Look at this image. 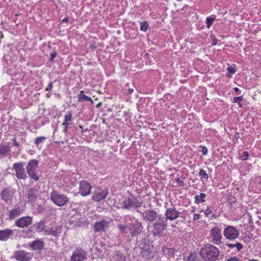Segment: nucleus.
<instances>
[{"label":"nucleus","mask_w":261,"mask_h":261,"mask_svg":"<svg viewBox=\"0 0 261 261\" xmlns=\"http://www.w3.org/2000/svg\"><path fill=\"white\" fill-rule=\"evenodd\" d=\"M58 196H63V195H59Z\"/></svg>","instance_id":"obj_61"},{"label":"nucleus","mask_w":261,"mask_h":261,"mask_svg":"<svg viewBox=\"0 0 261 261\" xmlns=\"http://www.w3.org/2000/svg\"><path fill=\"white\" fill-rule=\"evenodd\" d=\"M87 257V253L82 249H76L70 257L71 261H83Z\"/></svg>","instance_id":"obj_8"},{"label":"nucleus","mask_w":261,"mask_h":261,"mask_svg":"<svg viewBox=\"0 0 261 261\" xmlns=\"http://www.w3.org/2000/svg\"><path fill=\"white\" fill-rule=\"evenodd\" d=\"M31 197H32V198H35V197H31V196H29V198H31Z\"/></svg>","instance_id":"obj_59"},{"label":"nucleus","mask_w":261,"mask_h":261,"mask_svg":"<svg viewBox=\"0 0 261 261\" xmlns=\"http://www.w3.org/2000/svg\"><path fill=\"white\" fill-rule=\"evenodd\" d=\"M249 156V153L247 151H244L243 152V154L241 156V159L243 161H245L247 160L248 157Z\"/></svg>","instance_id":"obj_38"},{"label":"nucleus","mask_w":261,"mask_h":261,"mask_svg":"<svg viewBox=\"0 0 261 261\" xmlns=\"http://www.w3.org/2000/svg\"><path fill=\"white\" fill-rule=\"evenodd\" d=\"M249 261H259V260H257L256 259H250V260H249Z\"/></svg>","instance_id":"obj_57"},{"label":"nucleus","mask_w":261,"mask_h":261,"mask_svg":"<svg viewBox=\"0 0 261 261\" xmlns=\"http://www.w3.org/2000/svg\"><path fill=\"white\" fill-rule=\"evenodd\" d=\"M226 245L231 249L236 248V250L237 251L241 250L243 248V245L240 243L239 242H237L235 244L228 243L226 244Z\"/></svg>","instance_id":"obj_24"},{"label":"nucleus","mask_w":261,"mask_h":261,"mask_svg":"<svg viewBox=\"0 0 261 261\" xmlns=\"http://www.w3.org/2000/svg\"><path fill=\"white\" fill-rule=\"evenodd\" d=\"M204 197H195V202L199 203L200 202H203L205 201V200L203 199Z\"/></svg>","instance_id":"obj_39"},{"label":"nucleus","mask_w":261,"mask_h":261,"mask_svg":"<svg viewBox=\"0 0 261 261\" xmlns=\"http://www.w3.org/2000/svg\"><path fill=\"white\" fill-rule=\"evenodd\" d=\"M28 254L22 251H18L15 252L14 257L20 261H29L31 257L28 256Z\"/></svg>","instance_id":"obj_15"},{"label":"nucleus","mask_w":261,"mask_h":261,"mask_svg":"<svg viewBox=\"0 0 261 261\" xmlns=\"http://www.w3.org/2000/svg\"><path fill=\"white\" fill-rule=\"evenodd\" d=\"M12 141H13V144L14 146H17V147L19 146V143L16 141L15 138H13L12 139Z\"/></svg>","instance_id":"obj_45"},{"label":"nucleus","mask_w":261,"mask_h":261,"mask_svg":"<svg viewBox=\"0 0 261 261\" xmlns=\"http://www.w3.org/2000/svg\"><path fill=\"white\" fill-rule=\"evenodd\" d=\"M14 232L11 229H6L3 230H0V241H5L8 239L11 236H12Z\"/></svg>","instance_id":"obj_18"},{"label":"nucleus","mask_w":261,"mask_h":261,"mask_svg":"<svg viewBox=\"0 0 261 261\" xmlns=\"http://www.w3.org/2000/svg\"><path fill=\"white\" fill-rule=\"evenodd\" d=\"M223 233L225 237L230 240L237 239L239 235V230L232 226H228L225 227Z\"/></svg>","instance_id":"obj_7"},{"label":"nucleus","mask_w":261,"mask_h":261,"mask_svg":"<svg viewBox=\"0 0 261 261\" xmlns=\"http://www.w3.org/2000/svg\"><path fill=\"white\" fill-rule=\"evenodd\" d=\"M38 166V161L37 160L33 159L29 161L26 167V170L30 178L36 181L39 179L36 171Z\"/></svg>","instance_id":"obj_3"},{"label":"nucleus","mask_w":261,"mask_h":261,"mask_svg":"<svg viewBox=\"0 0 261 261\" xmlns=\"http://www.w3.org/2000/svg\"><path fill=\"white\" fill-rule=\"evenodd\" d=\"M143 230V226L142 223L135 220V221L132 222L129 226V231L132 237H137L140 234Z\"/></svg>","instance_id":"obj_5"},{"label":"nucleus","mask_w":261,"mask_h":261,"mask_svg":"<svg viewBox=\"0 0 261 261\" xmlns=\"http://www.w3.org/2000/svg\"><path fill=\"white\" fill-rule=\"evenodd\" d=\"M229 200L230 201V202H229L230 204H231L232 202H234L236 201L234 197H233L232 199H229Z\"/></svg>","instance_id":"obj_52"},{"label":"nucleus","mask_w":261,"mask_h":261,"mask_svg":"<svg viewBox=\"0 0 261 261\" xmlns=\"http://www.w3.org/2000/svg\"><path fill=\"white\" fill-rule=\"evenodd\" d=\"M109 223L106 220L97 221L94 226V231L95 232H102L109 227Z\"/></svg>","instance_id":"obj_12"},{"label":"nucleus","mask_w":261,"mask_h":261,"mask_svg":"<svg viewBox=\"0 0 261 261\" xmlns=\"http://www.w3.org/2000/svg\"><path fill=\"white\" fill-rule=\"evenodd\" d=\"M72 117V113L71 112H69L64 117V121L63 123V125H64V133H66L67 132V127L69 125V123L68 122L71 120Z\"/></svg>","instance_id":"obj_19"},{"label":"nucleus","mask_w":261,"mask_h":261,"mask_svg":"<svg viewBox=\"0 0 261 261\" xmlns=\"http://www.w3.org/2000/svg\"><path fill=\"white\" fill-rule=\"evenodd\" d=\"M227 70L228 71L229 74H230V75H228L229 77L236 72L234 68L230 66L227 67Z\"/></svg>","instance_id":"obj_35"},{"label":"nucleus","mask_w":261,"mask_h":261,"mask_svg":"<svg viewBox=\"0 0 261 261\" xmlns=\"http://www.w3.org/2000/svg\"><path fill=\"white\" fill-rule=\"evenodd\" d=\"M114 261H125V257L122 255V253H120L116 251L113 256Z\"/></svg>","instance_id":"obj_23"},{"label":"nucleus","mask_w":261,"mask_h":261,"mask_svg":"<svg viewBox=\"0 0 261 261\" xmlns=\"http://www.w3.org/2000/svg\"><path fill=\"white\" fill-rule=\"evenodd\" d=\"M57 55V51L54 50L52 53L50 55V59L49 61L50 62H53L54 61V59Z\"/></svg>","instance_id":"obj_40"},{"label":"nucleus","mask_w":261,"mask_h":261,"mask_svg":"<svg viewBox=\"0 0 261 261\" xmlns=\"http://www.w3.org/2000/svg\"><path fill=\"white\" fill-rule=\"evenodd\" d=\"M211 233L214 243L216 245H220L222 239L220 229L218 227H214L212 229Z\"/></svg>","instance_id":"obj_10"},{"label":"nucleus","mask_w":261,"mask_h":261,"mask_svg":"<svg viewBox=\"0 0 261 261\" xmlns=\"http://www.w3.org/2000/svg\"><path fill=\"white\" fill-rule=\"evenodd\" d=\"M239 106V107L241 108L242 107V104L240 103V102H239V103H238Z\"/></svg>","instance_id":"obj_55"},{"label":"nucleus","mask_w":261,"mask_h":261,"mask_svg":"<svg viewBox=\"0 0 261 261\" xmlns=\"http://www.w3.org/2000/svg\"><path fill=\"white\" fill-rule=\"evenodd\" d=\"M200 254L195 252L191 253L188 257L187 261H201Z\"/></svg>","instance_id":"obj_20"},{"label":"nucleus","mask_w":261,"mask_h":261,"mask_svg":"<svg viewBox=\"0 0 261 261\" xmlns=\"http://www.w3.org/2000/svg\"><path fill=\"white\" fill-rule=\"evenodd\" d=\"M143 217L144 219L149 222L155 220L157 217V213L152 210L146 211L142 214Z\"/></svg>","instance_id":"obj_14"},{"label":"nucleus","mask_w":261,"mask_h":261,"mask_svg":"<svg viewBox=\"0 0 261 261\" xmlns=\"http://www.w3.org/2000/svg\"><path fill=\"white\" fill-rule=\"evenodd\" d=\"M215 19V17H207L206 18V23L208 29L210 28Z\"/></svg>","instance_id":"obj_29"},{"label":"nucleus","mask_w":261,"mask_h":261,"mask_svg":"<svg viewBox=\"0 0 261 261\" xmlns=\"http://www.w3.org/2000/svg\"><path fill=\"white\" fill-rule=\"evenodd\" d=\"M141 198L138 199L136 197H128L126 200L123 201V205L125 208H129L133 207H139L142 203Z\"/></svg>","instance_id":"obj_6"},{"label":"nucleus","mask_w":261,"mask_h":261,"mask_svg":"<svg viewBox=\"0 0 261 261\" xmlns=\"http://www.w3.org/2000/svg\"><path fill=\"white\" fill-rule=\"evenodd\" d=\"M199 254L205 261H215L219 256V251L215 246L207 244L200 250Z\"/></svg>","instance_id":"obj_1"},{"label":"nucleus","mask_w":261,"mask_h":261,"mask_svg":"<svg viewBox=\"0 0 261 261\" xmlns=\"http://www.w3.org/2000/svg\"><path fill=\"white\" fill-rule=\"evenodd\" d=\"M13 168L15 170V175L19 179H26L28 176L25 171L23 165L21 162L15 163L13 165Z\"/></svg>","instance_id":"obj_4"},{"label":"nucleus","mask_w":261,"mask_h":261,"mask_svg":"<svg viewBox=\"0 0 261 261\" xmlns=\"http://www.w3.org/2000/svg\"><path fill=\"white\" fill-rule=\"evenodd\" d=\"M179 215V212H177L174 208H167L166 212V220L169 219L170 220H173L176 219Z\"/></svg>","instance_id":"obj_13"},{"label":"nucleus","mask_w":261,"mask_h":261,"mask_svg":"<svg viewBox=\"0 0 261 261\" xmlns=\"http://www.w3.org/2000/svg\"><path fill=\"white\" fill-rule=\"evenodd\" d=\"M78 100L79 101H91L93 102L92 99L86 96L84 93L83 91H81L80 93L77 95Z\"/></svg>","instance_id":"obj_21"},{"label":"nucleus","mask_w":261,"mask_h":261,"mask_svg":"<svg viewBox=\"0 0 261 261\" xmlns=\"http://www.w3.org/2000/svg\"><path fill=\"white\" fill-rule=\"evenodd\" d=\"M181 180L178 176L175 177V180L177 181V185L179 187H182L184 186L183 180L185 179V177H181Z\"/></svg>","instance_id":"obj_31"},{"label":"nucleus","mask_w":261,"mask_h":261,"mask_svg":"<svg viewBox=\"0 0 261 261\" xmlns=\"http://www.w3.org/2000/svg\"><path fill=\"white\" fill-rule=\"evenodd\" d=\"M118 227L120 231L123 233H127L129 231V226L126 225L119 224Z\"/></svg>","instance_id":"obj_28"},{"label":"nucleus","mask_w":261,"mask_h":261,"mask_svg":"<svg viewBox=\"0 0 261 261\" xmlns=\"http://www.w3.org/2000/svg\"><path fill=\"white\" fill-rule=\"evenodd\" d=\"M199 175L201 179H207L208 178V174L206 173V172L203 169H201L199 172Z\"/></svg>","instance_id":"obj_30"},{"label":"nucleus","mask_w":261,"mask_h":261,"mask_svg":"<svg viewBox=\"0 0 261 261\" xmlns=\"http://www.w3.org/2000/svg\"><path fill=\"white\" fill-rule=\"evenodd\" d=\"M50 199L59 206L64 205L68 201L67 197H50Z\"/></svg>","instance_id":"obj_16"},{"label":"nucleus","mask_w":261,"mask_h":261,"mask_svg":"<svg viewBox=\"0 0 261 261\" xmlns=\"http://www.w3.org/2000/svg\"><path fill=\"white\" fill-rule=\"evenodd\" d=\"M10 151V148L8 145H0V154L5 156Z\"/></svg>","instance_id":"obj_26"},{"label":"nucleus","mask_w":261,"mask_h":261,"mask_svg":"<svg viewBox=\"0 0 261 261\" xmlns=\"http://www.w3.org/2000/svg\"><path fill=\"white\" fill-rule=\"evenodd\" d=\"M3 197V199H4L5 201H7L8 200L7 199L4 198V197Z\"/></svg>","instance_id":"obj_58"},{"label":"nucleus","mask_w":261,"mask_h":261,"mask_svg":"<svg viewBox=\"0 0 261 261\" xmlns=\"http://www.w3.org/2000/svg\"><path fill=\"white\" fill-rule=\"evenodd\" d=\"M134 92V89L133 88H129L127 90V93L128 94H132Z\"/></svg>","instance_id":"obj_51"},{"label":"nucleus","mask_w":261,"mask_h":261,"mask_svg":"<svg viewBox=\"0 0 261 261\" xmlns=\"http://www.w3.org/2000/svg\"><path fill=\"white\" fill-rule=\"evenodd\" d=\"M68 21V18H65L62 20V22H67Z\"/></svg>","instance_id":"obj_53"},{"label":"nucleus","mask_w":261,"mask_h":261,"mask_svg":"<svg viewBox=\"0 0 261 261\" xmlns=\"http://www.w3.org/2000/svg\"><path fill=\"white\" fill-rule=\"evenodd\" d=\"M234 91H235L236 92H239V91H240L239 89L238 88H237V87H235V88H234Z\"/></svg>","instance_id":"obj_54"},{"label":"nucleus","mask_w":261,"mask_h":261,"mask_svg":"<svg viewBox=\"0 0 261 261\" xmlns=\"http://www.w3.org/2000/svg\"><path fill=\"white\" fill-rule=\"evenodd\" d=\"M165 253L167 254L169 256H172L174 254V250L172 248H167L164 250Z\"/></svg>","instance_id":"obj_33"},{"label":"nucleus","mask_w":261,"mask_h":261,"mask_svg":"<svg viewBox=\"0 0 261 261\" xmlns=\"http://www.w3.org/2000/svg\"><path fill=\"white\" fill-rule=\"evenodd\" d=\"M29 246L34 250H41L44 248V243L40 240H37L30 243Z\"/></svg>","instance_id":"obj_17"},{"label":"nucleus","mask_w":261,"mask_h":261,"mask_svg":"<svg viewBox=\"0 0 261 261\" xmlns=\"http://www.w3.org/2000/svg\"><path fill=\"white\" fill-rule=\"evenodd\" d=\"M217 43V39H214L212 41V46H214V45H216Z\"/></svg>","instance_id":"obj_49"},{"label":"nucleus","mask_w":261,"mask_h":261,"mask_svg":"<svg viewBox=\"0 0 261 261\" xmlns=\"http://www.w3.org/2000/svg\"><path fill=\"white\" fill-rule=\"evenodd\" d=\"M200 215L198 214H195L193 216V219L194 220H198L200 218Z\"/></svg>","instance_id":"obj_47"},{"label":"nucleus","mask_w":261,"mask_h":261,"mask_svg":"<svg viewBox=\"0 0 261 261\" xmlns=\"http://www.w3.org/2000/svg\"><path fill=\"white\" fill-rule=\"evenodd\" d=\"M211 213V211L210 210H206L205 211V214L206 216H208V215Z\"/></svg>","instance_id":"obj_50"},{"label":"nucleus","mask_w":261,"mask_h":261,"mask_svg":"<svg viewBox=\"0 0 261 261\" xmlns=\"http://www.w3.org/2000/svg\"><path fill=\"white\" fill-rule=\"evenodd\" d=\"M201 152L203 155H206L207 153V149L206 147H202Z\"/></svg>","instance_id":"obj_44"},{"label":"nucleus","mask_w":261,"mask_h":261,"mask_svg":"<svg viewBox=\"0 0 261 261\" xmlns=\"http://www.w3.org/2000/svg\"><path fill=\"white\" fill-rule=\"evenodd\" d=\"M47 232L48 234L52 235L55 237L58 236L61 232L60 230L58 229V228H51L49 230L47 231Z\"/></svg>","instance_id":"obj_27"},{"label":"nucleus","mask_w":261,"mask_h":261,"mask_svg":"<svg viewBox=\"0 0 261 261\" xmlns=\"http://www.w3.org/2000/svg\"><path fill=\"white\" fill-rule=\"evenodd\" d=\"M35 189L30 190L28 193V196H32L33 194H35Z\"/></svg>","instance_id":"obj_46"},{"label":"nucleus","mask_w":261,"mask_h":261,"mask_svg":"<svg viewBox=\"0 0 261 261\" xmlns=\"http://www.w3.org/2000/svg\"><path fill=\"white\" fill-rule=\"evenodd\" d=\"M108 190L107 189L105 190L102 192H100L99 193H97L96 196H106L108 194Z\"/></svg>","instance_id":"obj_41"},{"label":"nucleus","mask_w":261,"mask_h":261,"mask_svg":"<svg viewBox=\"0 0 261 261\" xmlns=\"http://www.w3.org/2000/svg\"><path fill=\"white\" fill-rule=\"evenodd\" d=\"M141 253L143 256L147 259H149L153 257L154 254L153 252H152L149 249L144 250L141 252Z\"/></svg>","instance_id":"obj_25"},{"label":"nucleus","mask_w":261,"mask_h":261,"mask_svg":"<svg viewBox=\"0 0 261 261\" xmlns=\"http://www.w3.org/2000/svg\"><path fill=\"white\" fill-rule=\"evenodd\" d=\"M199 196H205V195L204 193H200Z\"/></svg>","instance_id":"obj_56"},{"label":"nucleus","mask_w":261,"mask_h":261,"mask_svg":"<svg viewBox=\"0 0 261 261\" xmlns=\"http://www.w3.org/2000/svg\"><path fill=\"white\" fill-rule=\"evenodd\" d=\"M91 186L86 180H82L80 182L79 193L82 196H87L90 194Z\"/></svg>","instance_id":"obj_9"},{"label":"nucleus","mask_w":261,"mask_h":261,"mask_svg":"<svg viewBox=\"0 0 261 261\" xmlns=\"http://www.w3.org/2000/svg\"><path fill=\"white\" fill-rule=\"evenodd\" d=\"M148 24L146 22L141 23L140 29L141 31L146 32L148 29Z\"/></svg>","instance_id":"obj_34"},{"label":"nucleus","mask_w":261,"mask_h":261,"mask_svg":"<svg viewBox=\"0 0 261 261\" xmlns=\"http://www.w3.org/2000/svg\"><path fill=\"white\" fill-rule=\"evenodd\" d=\"M53 88L52 83H49L45 89V91H50Z\"/></svg>","instance_id":"obj_43"},{"label":"nucleus","mask_w":261,"mask_h":261,"mask_svg":"<svg viewBox=\"0 0 261 261\" xmlns=\"http://www.w3.org/2000/svg\"><path fill=\"white\" fill-rule=\"evenodd\" d=\"M46 139V138L45 137H37L36 138V139H35V144L36 145H38V144H39L40 143H42V142H43Z\"/></svg>","instance_id":"obj_32"},{"label":"nucleus","mask_w":261,"mask_h":261,"mask_svg":"<svg viewBox=\"0 0 261 261\" xmlns=\"http://www.w3.org/2000/svg\"><path fill=\"white\" fill-rule=\"evenodd\" d=\"M106 197H92V199L95 201H100L102 199H104Z\"/></svg>","instance_id":"obj_42"},{"label":"nucleus","mask_w":261,"mask_h":261,"mask_svg":"<svg viewBox=\"0 0 261 261\" xmlns=\"http://www.w3.org/2000/svg\"><path fill=\"white\" fill-rule=\"evenodd\" d=\"M167 221L164 217H159L153 224L151 232L154 237H161L167 227Z\"/></svg>","instance_id":"obj_2"},{"label":"nucleus","mask_w":261,"mask_h":261,"mask_svg":"<svg viewBox=\"0 0 261 261\" xmlns=\"http://www.w3.org/2000/svg\"><path fill=\"white\" fill-rule=\"evenodd\" d=\"M44 228V224L43 222H40L38 223L37 226V230L39 231H41Z\"/></svg>","instance_id":"obj_36"},{"label":"nucleus","mask_w":261,"mask_h":261,"mask_svg":"<svg viewBox=\"0 0 261 261\" xmlns=\"http://www.w3.org/2000/svg\"><path fill=\"white\" fill-rule=\"evenodd\" d=\"M54 196L53 193L51 194V196Z\"/></svg>","instance_id":"obj_60"},{"label":"nucleus","mask_w":261,"mask_h":261,"mask_svg":"<svg viewBox=\"0 0 261 261\" xmlns=\"http://www.w3.org/2000/svg\"><path fill=\"white\" fill-rule=\"evenodd\" d=\"M21 213V211L20 208H16L10 212L9 218L11 219H14L15 218L19 216Z\"/></svg>","instance_id":"obj_22"},{"label":"nucleus","mask_w":261,"mask_h":261,"mask_svg":"<svg viewBox=\"0 0 261 261\" xmlns=\"http://www.w3.org/2000/svg\"><path fill=\"white\" fill-rule=\"evenodd\" d=\"M37 210L39 213H42L44 211V208L41 205H38Z\"/></svg>","instance_id":"obj_48"},{"label":"nucleus","mask_w":261,"mask_h":261,"mask_svg":"<svg viewBox=\"0 0 261 261\" xmlns=\"http://www.w3.org/2000/svg\"><path fill=\"white\" fill-rule=\"evenodd\" d=\"M243 100V96L234 97L233 98V102L234 103H239L240 102Z\"/></svg>","instance_id":"obj_37"},{"label":"nucleus","mask_w":261,"mask_h":261,"mask_svg":"<svg viewBox=\"0 0 261 261\" xmlns=\"http://www.w3.org/2000/svg\"><path fill=\"white\" fill-rule=\"evenodd\" d=\"M32 222V219L29 216L19 218L15 221V225L20 227L24 228L30 225Z\"/></svg>","instance_id":"obj_11"}]
</instances>
